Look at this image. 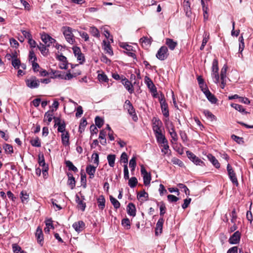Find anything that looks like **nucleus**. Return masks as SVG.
<instances>
[{
  "label": "nucleus",
  "instance_id": "1",
  "mask_svg": "<svg viewBox=\"0 0 253 253\" xmlns=\"http://www.w3.org/2000/svg\"><path fill=\"white\" fill-rule=\"evenodd\" d=\"M72 29L69 27H66L63 28V34L66 41L71 44L75 42V39L72 33Z\"/></svg>",
  "mask_w": 253,
  "mask_h": 253
},
{
  "label": "nucleus",
  "instance_id": "2",
  "mask_svg": "<svg viewBox=\"0 0 253 253\" xmlns=\"http://www.w3.org/2000/svg\"><path fill=\"white\" fill-rule=\"evenodd\" d=\"M25 82L26 85L30 88H37L40 85V81L34 76L26 80Z\"/></svg>",
  "mask_w": 253,
  "mask_h": 253
},
{
  "label": "nucleus",
  "instance_id": "3",
  "mask_svg": "<svg viewBox=\"0 0 253 253\" xmlns=\"http://www.w3.org/2000/svg\"><path fill=\"white\" fill-rule=\"evenodd\" d=\"M159 100L161 104L162 112L163 115L166 118H168L169 116V111L168 110V104L166 102L164 95H161V97H159Z\"/></svg>",
  "mask_w": 253,
  "mask_h": 253
},
{
  "label": "nucleus",
  "instance_id": "4",
  "mask_svg": "<svg viewBox=\"0 0 253 253\" xmlns=\"http://www.w3.org/2000/svg\"><path fill=\"white\" fill-rule=\"evenodd\" d=\"M168 49L165 46H162L158 51L156 57L160 60H164L168 56Z\"/></svg>",
  "mask_w": 253,
  "mask_h": 253
},
{
  "label": "nucleus",
  "instance_id": "5",
  "mask_svg": "<svg viewBox=\"0 0 253 253\" xmlns=\"http://www.w3.org/2000/svg\"><path fill=\"white\" fill-rule=\"evenodd\" d=\"M227 171L230 180L233 183L237 185L238 184V182L236 173L229 164H228L227 165Z\"/></svg>",
  "mask_w": 253,
  "mask_h": 253
},
{
  "label": "nucleus",
  "instance_id": "6",
  "mask_svg": "<svg viewBox=\"0 0 253 253\" xmlns=\"http://www.w3.org/2000/svg\"><path fill=\"white\" fill-rule=\"evenodd\" d=\"M141 173L143 175L144 184L146 186L149 185L151 180V177L150 173H148L143 165L141 166Z\"/></svg>",
  "mask_w": 253,
  "mask_h": 253
},
{
  "label": "nucleus",
  "instance_id": "7",
  "mask_svg": "<svg viewBox=\"0 0 253 253\" xmlns=\"http://www.w3.org/2000/svg\"><path fill=\"white\" fill-rule=\"evenodd\" d=\"M54 120L55 121V126H58L57 130L58 132H61L62 133L67 132L65 130L66 125L64 121L61 122L60 118L57 117H54Z\"/></svg>",
  "mask_w": 253,
  "mask_h": 253
},
{
  "label": "nucleus",
  "instance_id": "8",
  "mask_svg": "<svg viewBox=\"0 0 253 253\" xmlns=\"http://www.w3.org/2000/svg\"><path fill=\"white\" fill-rule=\"evenodd\" d=\"M188 158L195 165L199 166L204 165V163L193 153L188 151L186 152Z\"/></svg>",
  "mask_w": 253,
  "mask_h": 253
},
{
  "label": "nucleus",
  "instance_id": "9",
  "mask_svg": "<svg viewBox=\"0 0 253 253\" xmlns=\"http://www.w3.org/2000/svg\"><path fill=\"white\" fill-rule=\"evenodd\" d=\"M41 39L47 46H49L51 43L56 42L55 39L45 33L41 35Z\"/></svg>",
  "mask_w": 253,
  "mask_h": 253
},
{
  "label": "nucleus",
  "instance_id": "10",
  "mask_svg": "<svg viewBox=\"0 0 253 253\" xmlns=\"http://www.w3.org/2000/svg\"><path fill=\"white\" fill-rule=\"evenodd\" d=\"M82 199H81L78 194H76L75 196V201L78 204V206L81 209L82 211H84L86 208V204L84 202L85 200L84 196L83 195L81 196Z\"/></svg>",
  "mask_w": 253,
  "mask_h": 253
},
{
  "label": "nucleus",
  "instance_id": "11",
  "mask_svg": "<svg viewBox=\"0 0 253 253\" xmlns=\"http://www.w3.org/2000/svg\"><path fill=\"white\" fill-rule=\"evenodd\" d=\"M164 222V219L163 217L158 219L155 227V235L156 236H158L162 233Z\"/></svg>",
  "mask_w": 253,
  "mask_h": 253
},
{
  "label": "nucleus",
  "instance_id": "12",
  "mask_svg": "<svg viewBox=\"0 0 253 253\" xmlns=\"http://www.w3.org/2000/svg\"><path fill=\"white\" fill-rule=\"evenodd\" d=\"M35 236L38 243L41 246H42L43 244V235L42 229L40 227H38L37 228Z\"/></svg>",
  "mask_w": 253,
  "mask_h": 253
},
{
  "label": "nucleus",
  "instance_id": "13",
  "mask_svg": "<svg viewBox=\"0 0 253 253\" xmlns=\"http://www.w3.org/2000/svg\"><path fill=\"white\" fill-rule=\"evenodd\" d=\"M161 126L162 122L159 120L156 119L153 125V130L155 135L162 132V130L161 128Z\"/></svg>",
  "mask_w": 253,
  "mask_h": 253
},
{
  "label": "nucleus",
  "instance_id": "14",
  "mask_svg": "<svg viewBox=\"0 0 253 253\" xmlns=\"http://www.w3.org/2000/svg\"><path fill=\"white\" fill-rule=\"evenodd\" d=\"M202 90L210 102L212 104H214L216 102L217 99L215 96L209 91V89L205 88L204 89H202Z\"/></svg>",
  "mask_w": 253,
  "mask_h": 253
},
{
  "label": "nucleus",
  "instance_id": "15",
  "mask_svg": "<svg viewBox=\"0 0 253 253\" xmlns=\"http://www.w3.org/2000/svg\"><path fill=\"white\" fill-rule=\"evenodd\" d=\"M73 228L78 233L82 232L85 227V223L84 221L80 220L74 223L72 225Z\"/></svg>",
  "mask_w": 253,
  "mask_h": 253
},
{
  "label": "nucleus",
  "instance_id": "16",
  "mask_svg": "<svg viewBox=\"0 0 253 253\" xmlns=\"http://www.w3.org/2000/svg\"><path fill=\"white\" fill-rule=\"evenodd\" d=\"M241 233L239 231H237L235 232L230 238L229 241L231 244H238L240 240Z\"/></svg>",
  "mask_w": 253,
  "mask_h": 253
},
{
  "label": "nucleus",
  "instance_id": "17",
  "mask_svg": "<svg viewBox=\"0 0 253 253\" xmlns=\"http://www.w3.org/2000/svg\"><path fill=\"white\" fill-rule=\"evenodd\" d=\"M122 84L125 87L126 89L131 94L134 91L133 86L130 81L126 78H125L122 80Z\"/></svg>",
  "mask_w": 253,
  "mask_h": 253
},
{
  "label": "nucleus",
  "instance_id": "18",
  "mask_svg": "<svg viewBox=\"0 0 253 253\" xmlns=\"http://www.w3.org/2000/svg\"><path fill=\"white\" fill-rule=\"evenodd\" d=\"M183 7L186 15L188 17H190L192 12L189 0H184L183 2Z\"/></svg>",
  "mask_w": 253,
  "mask_h": 253
},
{
  "label": "nucleus",
  "instance_id": "19",
  "mask_svg": "<svg viewBox=\"0 0 253 253\" xmlns=\"http://www.w3.org/2000/svg\"><path fill=\"white\" fill-rule=\"evenodd\" d=\"M126 211L127 214L130 216H132L133 217L135 216L136 208L135 205L133 203H130L128 204L126 207Z\"/></svg>",
  "mask_w": 253,
  "mask_h": 253
},
{
  "label": "nucleus",
  "instance_id": "20",
  "mask_svg": "<svg viewBox=\"0 0 253 253\" xmlns=\"http://www.w3.org/2000/svg\"><path fill=\"white\" fill-rule=\"evenodd\" d=\"M96 168V166H93L91 165L86 167V172L89 175V178H92L94 177Z\"/></svg>",
  "mask_w": 253,
  "mask_h": 253
},
{
  "label": "nucleus",
  "instance_id": "21",
  "mask_svg": "<svg viewBox=\"0 0 253 253\" xmlns=\"http://www.w3.org/2000/svg\"><path fill=\"white\" fill-rule=\"evenodd\" d=\"M207 158L216 168L218 169L220 168V164L214 156L211 154H209L207 155Z\"/></svg>",
  "mask_w": 253,
  "mask_h": 253
},
{
  "label": "nucleus",
  "instance_id": "22",
  "mask_svg": "<svg viewBox=\"0 0 253 253\" xmlns=\"http://www.w3.org/2000/svg\"><path fill=\"white\" fill-rule=\"evenodd\" d=\"M98 207L100 210H103L105 207V199L102 195L99 196L97 199Z\"/></svg>",
  "mask_w": 253,
  "mask_h": 253
},
{
  "label": "nucleus",
  "instance_id": "23",
  "mask_svg": "<svg viewBox=\"0 0 253 253\" xmlns=\"http://www.w3.org/2000/svg\"><path fill=\"white\" fill-rule=\"evenodd\" d=\"M61 140L63 145L66 146L69 144V133L68 131L62 133Z\"/></svg>",
  "mask_w": 253,
  "mask_h": 253
},
{
  "label": "nucleus",
  "instance_id": "24",
  "mask_svg": "<svg viewBox=\"0 0 253 253\" xmlns=\"http://www.w3.org/2000/svg\"><path fill=\"white\" fill-rule=\"evenodd\" d=\"M155 137L158 143L160 144H163L168 142V140L165 135L163 134L162 132L155 135Z\"/></svg>",
  "mask_w": 253,
  "mask_h": 253
},
{
  "label": "nucleus",
  "instance_id": "25",
  "mask_svg": "<svg viewBox=\"0 0 253 253\" xmlns=\"http://www.w3.org/2000/svg\"><path fill=\"white\" fill-rule=\"evenodd\" d=\"M103 44L104 49L106 52V53L110 55H112L113 54V52L109 42H107L106 41H103Z\"/></svg>",
  "mask_w": 253,
  "mask_h": 253
},
{
  "label": "nucleus",
  "instance_id": "26",
  "mask_svg": "<svg viewBox=\"0 0 253 253\" xmlns=\"http://www.w3.org/2000/svg\"><path fill=\"white\" fill-rule=\"evenodd\" d=\"M127 109L128 113L130 115L132 116L133 120L136 122L138 118L136 115L135 110L132 105H130L128 107L126 108Z\"/></svg>",
  "mask_w": 253,
  "mask_h": 253
},
{
  "label": "nucleus",
  "instance_id": "27",
  "mask_svg": "<svg viewBox=\"0 0 253 253\" xmlns=\"http://www.w3.org/2000/svg\"><path fill=\"white\" fill-rule=\"evenodd\" d=\"M137 198L139 200H147L148 198V194L144 190L141 191L137 193Z\"/></svg>",
  "mask_w": 253,
  "mask_h": 253
},
{
  "label": "nucleus",
  "instance_id": "28",
  "mask_svg": "<svg viewBox=\"0 0 253 253\" xmlns=\"http://www.w3.org/2000/svg\"><path fill=\"white\" fill-rule=\"evenodd\" d=\"M166 44L168 46L170 50H173L177 43L176 42H174L173 40L170 39H167L166 40Z\"/></svg>",
  "mask_w": 253,
  "mask_h": 253
},
{
  "label": "nucleus",
  "instance_id": "29",
  "mask_svg": "<svg viewBox=\"0 0 253 253\" xmlns=\"http://www.w3.org/2000/svg\"><path fill=\"white\" fill-rule=\"evenodd\" d=\"M109 165L111 167H114L116 160V155L114 154H109L107 157Z\"/></svg>",
  "mask_w": 253,
  "mask_h": 253
},
{
  "label": "nucleus",
  "instance_id": "30",
  "mask_svg": "<svg viewBox=\"0 0 253 253\" xmlns=\"http://www.w3.org/2000/svg\"><path fill=\"white\" fill-rule=\"evenodd\" d=\"M32 146L36 147H40L41 146V142L39 138L36 137L32 139L30 141Z\"/></svg>",
  "mask_w": 253,
  "mask_h": 253
},
{
  "label": "nucleus",
  "instance_id": "31",
  "mask_svg": "<svg viewBox=\"0 0 253 253\" xmlns=\"http://www.w3.org/2000/svg\"><path fill=\"white\" fill-rule=\"evenodd\" d=\"M145 82L148 87L151 90V91L154 92L156 90V88H155L153 83L149 78H147V79L145 80Z\"/></svg>",
  "mask_w": 253,
  "mask_h": 253
},
{
  "label": "nucleus",
  "instance_id": "32",
  "mask_svg": "<svg viewBox=\"0 0 253 253\" xmlns=\"http://www.w3.org/2000/svg\"><path fill=\"white\" fill-rule=\"evenodd\" d=\"M136 166V158H135V157L133 156L131 158V159L130 160L129 162V166L130 168L131 169V171L132 172L134 171Z\"/></svg>",
  "mask_w": 253,
  "mask_h": 253
},
{
  "label": "nucleus",
  "instance_id": "33",
  "mask_svg": "<svg viewBox=\"0 0 253 253\" xmlns=\"http://www.w3.org/2000/svg\"><path fill=\"white\" fill-rule=\"evenodd\" d=\"M89 31L93 37L96 38H99L100 37V33L96 27H90Z\"/></svg>",
  "mask_w": 253,
  "mask_h": 253
},
{
  "label": "nucleus",
  "instance_id": "34",
  "mask_svg": "<svg viewBox=\"0 0 253 253\" xmlns=\"http://www.w3.org/2000/svg\"><path fill=\"white\" fill-rule=\"evenodd\" d=\"M231 106L240 112L245 113H247L245 111V109L243 108V107L241 105L236 103H232L231 104Z\"/></svg>",
  "mask_w": 253,
  "mask_h": 253
},
{
  "label": "nucleus",
  "instance_id": "35",
  "mask_svg": "<svg viewBox=\"0 0 253 253\" xmlns=\"http://www.w3.org/2000/svg\"><path fill=\"white\" fill-rule=\"evenodd\" d=\"M65 164L69 170H72L74 172L78 171V169L73 165L72 162L70 161H66Z\"/></svg>",
  "mask_w": 253,
  "mask_h": 253
},
{
  "label": "nucleus",
  "instance_id": "36",
  "mask_svg": "<svg viewBox=\"0 0 253 253\" xmlns=\"http://www.w3.org/2000/svg\"><path fill=\"white\" fill-rule=\"evenodd\" d=\"M138 183V180L135 177H132L128 179V185L130 188H134L135 187Z\"/></svg>",
  "mask_w": 253,
  "mask_h": 253
},
{
  "label": "nucleus",
  "instance_id": "37",
  "mask_svg": "<svg viewBox=\"0 0 253 253\" xmlns=\"http://www.w3.org/2000/svg\"><path fill=\"white\" fill-rule=\"evenodd\" d=\"M12 65L16 69H18L21 65L20 60L17 58V56L12 60Z\"/></svg>",
  "mask_w": 253,
  "mask_h": 253
},
{
  "label": "nucleus",
  "instance_id": "38",
  "mask_svg": "<svg viewBox=\"0 0 253 253\" xmlns=\"http://www.w3.org/2000/svg\"><path fill=\"white\" fill-rule=\"evenodd\" d=\"M227 70V67L226 65H224L220 71V80H226Z\"/></svg>",
  "mask_w": 253,
  "mask_h": 253
},
{
  "label": "nucleus",
  "instance_id": "39",
  "mask_svg": "<svg viewBox=\"0 0 253 253\" xmlns=\"http://www.w3.org/2000/svg\"><path fill=\"white\" fill-rule=\"evenodd\" d=\"M211 76L213 82L216 84H218L219 82V76L218 72H211Z\"/></svg>",
  "mask_w": 253,
  "mask_h": 253
},
{
  "label": "nucleus",
  "instance_id": "40",
  "mask_svg": "<svg viewBox=\"0 0 253 253\" xmlns=\"http://www.w3.org/2000/svg\"><path fill=\"white\" fill-rule=\"evenodd\" d=\"M110 200L114 208L117 209L120 207V203L116 198L110 196Z\"/></svg>",
  "mask_w": 253,
  "mask_h": 253
},
{
  "label": "nucleus",
  "instance_id": "41",
  "mask_svg": "<svg viewBox=\"0 0 253 253\" xmlns=\"http://www.w3.org/2000/svg\"><path fill=\"white\" fill-rule=\"evenodd\" d=\"M140 42H141L142 46H148L151 44V41L147 37H143L140 39Z\"/></svg>",
  "mask_w": 253,
  "mask_h": 253
},
{
  "label": "nucleus",
  "instance_id": "42",
  "mask_svg": "<svg viewBox=\"0 0 253 253\" xmlns=\"http://www.w3.org/2000/svg\"><path fill=\"white\" fill-rule=\"evenodd\" d=\"M3 148L6 153L12 154L13 152V147L10 144H4L3 146Z\"/></svg>",
  "mask_w": 253,
  "mask_h": 253
},
{
  "label": "nucleus",
  "instance_id": "43",
  "mask_svg": "<svg viewBox=\"0 0 253 253\" xmlns=\"http://www.w3.org/2000/svg\"><path fill=\"white\" fill-rule=\"evenodd\" d=\"M121 162L124 163V165L127 166V163H128V157L126 152H123L120 158Z\"/></svg>",
  "mask_w": 253,
  "mask_h": 253
},
{
  "label": "nucleus",
  "instance_id": "44",
  "mask_svg": "<svg viewBox=\"0 0 253 253\" xmlns=\"http://www.w3.org/2000/svg\"><path fill=\"white\" fill-rule=\"evenodd\" d=\"M158 205H160V214L161 216H163L166 213V207L165 204L163 202L158 203Z\"/></svg>",
  "mask_w": 253,
  "mask_h": 253
},
{
  "label": "nucleus",
  "instance_id": "45",
  "mask_svg": "<svg viewBox=\"0 0 253 253\" xmlns=\"http://www.w3.org/2000/svg\"><path fill=\"white\" fill-rule=\"evenodd\" d=\"M218 60L217 59H214L212 63L211 72H218Z\"/></svg>",
  "mask_w": 253,
  "mask_h": 253
},
{
  "label": "nucleus",
  "instance_id": "46",
  "mask_svg": "<svg viewBox=\"0 0 253 253\" xmlns=\"http://www.w3.org/2000/svg\"><path fill=\"white\" fill-rule=\"evenodd\" d=\"M53 118V114L52 113H49L48 112L45 113L44 117V121H47L48 124L50 123Z\"/></svg>",
  "mask_w": 253,
  "mask_h": 253
},
{
  "label": "nucleus",
  "instance_id": "47",
  "mask_svg": "<svg viewBox=\"0 0 253 253\" xmlns=\"http://www.w3.org/2000/svg\"><path fill=\"white\" fill-rule=\"evenodd\" d=\"M177 186L179 188L183 189V191L186 195H190V191L185 185L182 183H179L177 184Z\"/></svg>",
  "mask_w": 253,
  "mask_h": 253
},
{
  "label": "nucleus",
  "instance_id": "48",
  "mask_svg": "<svg viewBox=\"0 0 253 253\" xmlns=\"http://www.w3.org/2000/svg\"><path fill=\"white\" fill-rule=\"evenodd\" d=\"M122 225L127 229H129L130 228V223L129 219L127 218H124L122 220Z\"/></svg>",
  "mask_w": 253,
  "mask_h": 253
},
{
  "label": "nucleus",
  "instance_id": "49",
  "mask_svg": "<svg viewBox=\"0 0 253 253\" xmlns=\"http://www.w3.org/2000/svg\"><path fill=\"white\" fill-rule=\"evenodd\" d=\"M87 125V122L85 119L83 118L81 120L80 126H79V131L82 132L84 130L85 126Z\"/></svg>",
  "mask_w": 253,
  "mask_h": 253
},
{
  "label": "nucleus",
  "instance_id": "50",
  "mask_svg": "<svg viewBox=\"0 0 253 253\" xmlns=\"http://www.w3.org/2000/svg\"><path fill=\"white\" fill-rule=\"evenodd\" d=\"M38 47L43 55H45L47 52L48 49L46 48V46L42 43H40L39 45H38Z\"/></svg>",
  "mask_w": 253,
  "mask_h": 253
},
{
  "label": "nucleus",
  "instance_id": "51",
  "mask_svg": "<svg viewBox=\"0 0 253 253\" xmlns=\"http://www.w3.org/2000/svg\"><path fill=\"white\" fill-rule=\"evenodd\" d=\"M95 123L96 126L100 128L103 126L104 121L100 117L97 116L95 118Z\"/></svg>",
  "mask_w": 253,
  "mask_h": 253
},
{
  "label": "nucleus",
  "instance_id": "52",
  "mask_svg": "<svg viewBox=\"0 0 253 253\" xmlns=\"http://www.w3.org/2000/svg\"><path fill=\"white\" fill-rule=\"evenodd\" d=\"M161 146L163 147V148L162 149V152L164 154H167L169 152V146L168 145V141L166 142V143H164L163 144H161Z\"/></svg>",
  "mask_w": 253,
  "mask_h": 253
},
{
  "label": "nucleus",
  "instance_id": "53",
  "mask_svg": "<svg viewBox=\"0 0 253 253\" xmlns=\"http://www.w3.org/2000/svg\"><path fill=\"white\" fill-rule=\"evenodd\" d=\"M20 195L22 203H24L25 201H27L29 199V195L25 191H22L20 193Z\"/></svg>",
  "mask_w": 253,
  "mask_h": 253
},
{
  "label": "nucleus",
  "instance_id": "54",
  "mask_svg": "<svg viewBox=\"0 0 253 253\" xmlns=\"http://www.w3.org/2000/svg\"><path fill=\"white\" fill-rule=\"evenodd\" d=\"M231 22H232V30L231 31V35L232 36L237 37L239 35L240 30H238L235 31V23L233 20H232Z\"/></svg>",
  "mask_w": 253,
  "mask_h": 253
},
{
  "label": "nucleus",
  "instance_id": "55",
  "mask_svg": "<svg viewBox=\"0 0 253 253\" xmlns=\"http://www.w3.org/2000/svg\"><path fill=\"white\" fill-rule=\"evenodd\" d=\"M92 159L93 160V163L97 167L99 165V155L97 153H94L91 156Z\"/></svg>",
  "mask_w": 253,
  "mask_h": 253
},
{
  "label": "nucleus",
  "instance_id": "56",
  "mask_svg": "<svg viewBox=\"0 0 253 253\" xmlns=\"http://www.w3.org/2000/svg\"><path fill=\"white\" fill-rule=\"evenodd\" d=\"M98 79L100 82H107L109 80L107 76L104 74H99Z\"/></svg>",
  "mask_w": 253,
  "mask_h": 253
},
{
  "label": "nucleus",
  "instance_id": "57",
  "mask_svg": "<svg viewBox=\"0 0 253 253\" xmlns=\"http://www.w3.org/2000/svg\"><path fill=\"white\" fill-rule=\"evenodd\" d=\"M67 183L71 189H73L76 186V180L75 178H69L68 180Z\"/></svg>",
  "mask_w": 253,
  "mask_h": 253
},
{
  "label": "nucleus",
  "instance_id": "58",
  "mask_svg": "<svg viewBox=\"0 0 253 253\" xmlns=\"http://www.w3.org/2000/svg\"><path fill=\"white\" fill-rule=\"evenodd\" d=\"M208 41V37H207V34H205L202 41V43L200 47V50H202L204 49L205 45H206Z\"/></svg>",
  "mask_w": 253,
  "mask_h": 253
},
{
  "label": "nucleus",
  "instance_id": "59",
  "mask_svg": "<svg viewBox=\"0 0 253 253\" xmlns=\"http://www.w3.org/2000/svg\"><path fill=\"white\" fill-rule=\"evenodd\" d=\"M168 200L169 202H176L179 200V198L174 195H169Z\"/></svg>",
  "mask_w": 253,
  "mask_h": 253
},
{
  "label": "nucleus",
  "instance_id": "60",
  "mask_svg": "<svg viewBox=\"0 0 253 253\" xmlns=\"http://www.w3.org/2000/svg\"><path fill=\"white\" fill-rule=\"evenodd\" d=\"M121 46L125 49L126 51H132V46L126 43H122Z\"/></svg>",
  "mask_w": 253,
  "mask_h": 253
},
{
  "label": "nucleus",
  "instance_id": "61",
  "mask_svg": "<svg viewBox=\"0 0 253 253\" xmlns=\"http://www.w3.org/2000/svg\"><path fill=\"white\" fill-rule=\"evenodd\" d=\"M29 61L31 62L36 61L37 60V57L33 50H31L29 53Z\"/></svg>",
  "mask_w": 253,
  "mask_h": 253
},
{
  "label": "nucleus",
  "instance_id": "62",
  "mask_svg": "<svg viewBox=\"0 0 253 253\" xmlns=\"http://www.w3.org/2000/svg\"><path fill=\"white\" fill-rule=\"evenodd\" d=\"M172 162L173 164L177 165L180 167H182L183 166V162L179 159L176 158H174L172 159Z\"/></svg>",
  "mask_w": 253,
  "mask_h": 253
},
{
  "label": "nucleus",
  "instance_id": "63",
  "mask_svg": "<svg viewBox=\"0 0 253 253\" xmlns=\"http://www.w3.org/2000/svg\"><path fill=\"white\" fill-rule=\"evenodd\" d=\"M191 201V198H187L184 200V203L182 205V208L183 209L187 208Z\"/></svg>",
  "mask_w": 253,
  "mask_h": 253
},
{
  "label": "nucleus",
  "instance_id": "64",
  "mask_svg": "<svg viewBox=\"0 0 253 253\" xmlns=\"http://www.w3.org/2000/svg\"><path fill=\"white\" fill-rule=\"evenodd\" d=\"M75 56L77 57L78 61H79L80 64L83 63V62L84 61V57L82 52Z\"/></svg>",
  "mask_w": 253,
  "mask_h": 253
}]
</instances>
